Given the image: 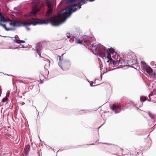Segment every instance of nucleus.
Returning <instances> with one entry per match:
<instances>
[{"instance_id": "obj_1", "label": "nucleus", "mask_w": 156, "mask_h": 156, "mask_svg": "<svg viewBox=\"0 0 156 156\" xmlns=\"http://www.w3.org/2000/svg\"><path fill=\"white\" fill-rule=\"evenodd\" d=\"M84 3H85V2H82V1H81L77 5H75L69 8L62 13L61 12H58L57 15L48 19L49 23L54 26L59 25L63 21L65 20L66 19L68 15L76 11L78 8H80L81 5Z\"/></svg>"}, {"instance_id": "obj_2", "label": "nucleus", "mask_w": 156, "mask_h": 156, "mask_svg": "<svg viewBox=\"0 0 156 156\" xmlns=\"http://www.w3.org/2000/svg\"><path fill=\"white\" fill-rule=\"evenodd\" d=\"M84 3H85V2H82V1H81L77 5H75L69 8L62 13L61 12H58L57 15L48 19L49 23L54 26L59 25L63 21L65 20L66 19L68 15L76 11L78 8H80L81 5Z\"/></svg>"}, {"instance_id": "obj_3", "label": "nucleus", "mask_w": 156, "mask_h": 156, "mask_svg": "<svg viewBox=\"0 0 156 156\" xmlns=\"http://www.w3.org/2000/svg\"><path fill=\"white\" fill-rule=\"evenodd\" d=\"M10 24L13 27H27L31 25L35 26L37 24H47L49 23L48 19L40 20L35 18L32 17L27 20H9Z\"/></svg>"}, {"instance_id": "obj_4", "label": "nucleus", "mask_w": 156, "mask_h": 156, "mask_svg": "<svg viewBox=\"0 0 156 156\" xmlns=\"http://www.w3.org/2000/svg\"><path fill=\"white\" fill-rule=\"evenodd\" d=\"M114 51L112 48L106 49V48L103 46H101L96 53L98 54L99 56L103 58L104 62H106L110 63V61L111 55H113Z\"/></svg>"}, {"instance_id": "obj_5", "label": "nucleus", "mask_w": 156, "mask_h": 156, "mask_svg": "<svg viewBox=\"0 0 156 156\" xmlns=\"http://www.w3.org/2000/svg\"><path fill=\"white\" fill-rule=\"evenodd\" d=\"M84 45L89 49L94 50L96 53L97 52L100 47L101 46L95 45L93 42V39L91 37H89L87 39H84Z\"/></svg>"}, {"instance_id": "obj_6", "label": "nucleus", "mask_w": 156, "mask_h": 156, "mask_svg": "<svg viewBox=\"0 0 156 156\" xmlns=\"http://www.w3.org/2000/svg\"><path fill=\"white\" fill-rule=\"evenodd\" d=\"M59 57V60L60 61V63L61 62L60 65H59L60 68L64 70H67L69 69L70 68V63L67 61H63L61 62V57L60 56H58Z\"/></svg>"}, {"instance_id": "obj_7", "label": "nucleus", "mask_w": 156, "mask_h": 156, "mask_svg": "<svg viewBox=\"0 0 156 156\" xmlns=\"http://www.w3.org/2000/svg\"><path fill=\"white\" fill-rule=\"evenodd\" d=\"M111 108L115 113H119L121 111V105L119 104L114 103L112 107H111Z\"/></svg>"}, {"instance_id": "obj_8", "label": "nucleus", "mask_w": 156, "mask_h": 156, "mask_svg": "<svg viewBox=\"0 0 156 156\" xmlns=\"http://www.w3.org/2000/svg\"><path fill=\"white\" fill-rule=\"evenodd\" d=\"M110 64H112L114 66H116L117 65H120L122 64V62L121 60H119V61H115L114 60H113L112 58H110V61L109 63Z\"/></svg>"}, {"instance_id": "obj_9", "label": "nucleus", "mask_w": 156, "mask_h": 156, "mask_svg": "<svg viewBox=\"0 0 156 156\" xmlns=\"http://www.w3.org/2000/svg\"><path fill=\"white\" fill-rule=\"evenodd\" d=\"M40 9H38L37 5H34L33 7L32 11L31 14H33L34 15L36 14L39 11Z\"/></svg>"}, {"instance_id": "obj_10", "label": "nucleus", "mask_w": 156, "mask_h": 156, "mask_svg": "<svg viewBox=\"0 0 156 156\" xmlns=\"http://www.w3.org/2000/svg\"><path fill=\"white\" fill-rule=\"evenodd\" d=\"M146 67L144 68L145 71L149 74L151 75L153 71V69L149 66H146Z\"/></svg>"}, {"instance_id": "obj_11", "label": "nucleus", "mask_w": 156, "mask_h": 156, "mask_svg": "<svg viewBox=\"0 0 156 156\" xmlns=\"http://www.w3.org/2000/svg\"><path fill=\"white\" fill-rule=\"evenodd\" d=\"M0 26L3 27L6 31L14 30H15V28H7L5 24H3L2 22H0Z\"/></svg>"}, {"instance_id": "obj_12", "label": "nucleus", "mask_w": 156, "mask_h": 156, "mask_svg": "<svg viewBox=\"0 0 156 156\" xmlns=\"http://www.w3.org/2000/svg\"><path fill=\"white\" fill-rule=\"evenodd\" d=\"M53 10V8L48 9V10L46 12V16H49L52 13Z\"/></svg>"}, {"instance_id": "obj_13", "label": "nucleus", "mask_w": 156, "mask_h": 156, "mask_svg": "<svg viewBox=\"0 0 156 156\" xmlns=\"http://www.w3.org/2000/svg\"><path fill=\"white\" fill-rule=\"evenodd\" d=\"M0 22L2 23V22H7L8 20L2 15L0 17Z\"/></svg>"}, {"instance_id": "obj_14", "label": "nucleus", "mask_w": 156, "mask_h": 156, "mask_svg": "<svg viewBox=\"0 0 156 156\" xmlns=\"http://www.w3.org/2000/svg\"><path fill=\"white\" fill-rule=\"evenodd\" d=\"M30 146L29 145L27 146L24 149L26 154H27L28 151H30Z\"/></svg>"}, {"instance_id": "obj_15", "label": "nucleus", "mask_w": 156, "mask_h": 156, "mask_svg": "<svg viewBox=\"0 0 156 156\" xmlns=\"http://www.w3.org/2000/svg\"><path fill=\"white\" fill-rule=\"evenodd\" d=\"M46 5L47 6L48 9H52V5L51 2H46Z\"/></svg>"}, {"instance_id": "obj_16", "label": "nucleus", "mask_w": 156, "mask_h": 156, "mask_svg": "<svg viewBox=\"0 0 156 156\" xmlns=\"http://www.w3.org/2000/svg\"><path fill=\"white\" fill-rule=\"evenodd\" d=\"M76 41L78 43L83 44H84V39L83 40H81L80 39H76Z\"/></svg>"}, {"instance_id": "obj_17", "label": "nucleus", "mask_w": 156, "mask_h": 156, "mask_svg": "<svg viewBox=\"0 0 156 156\" xmlns=\"http://www.w3.org/2000/svg\"><path fill=\"white\" fill-rule=\"evenodd\" d=\"M14 41L16 43L18 44H21L22 43H24L25 42L23 41L19 40H15Z\"/></svg>"}, {"instance_id": "obj_18", "label": "nucleus", "mask_w": 156, "mask_h": 156, "mask_svg": "<svg viewBox=\"0 0 156 156\" xmlns=\"http://www.w3.org/2000/svg\"><path fill=\"white\" fill-rule=\"evenodd\" d=\"M67 4H70L73 2L76 1L77 0H66Z\"/></svg>"}, {"instance_id": "obj_19", "label": "nucleus", "mask_w": 156, "mask_h": 156, "mask_svg": "<svg viewBox=\"0 0 156 156\" xmlns=\"http://www.w3.org/2000/svg\"><path fill=\"white\" fill-rule=\"evenodd\" d=\"M44 58V60L43 63H45V62H46L48 64H50V62L49 60L48 59L45 58Z\"/></svg>"}, {"instance_id": "obj_20", "label": "nucleus", "mask_w": 156, "mask_h": 156, "mask_svg": "<svg viewBox=\"0 0 156 156\" xmlns=\"http://www.w3.org/2000/svg\"><path fill=\"white\" fill-rule=\"evenodd\" d=\"M147 98L146 97H142L140 98V100L142 102H144L146 100Z\"/></svg>"}, {"instance_id": "obj_21", "label": "nucleus", "mask_w": 156, "mask_h": 156, "mask_svg": "<svg viewBox=\"0 0 156 156\" xmlns=\"http://www.w3.org/2000/svg\"><path fill=\"white\" fill-rule=\"evenodd\" d=\"M8 100V99L7 97H5L2 99V102L3 103H4L6 101H7Z\"/></svg>"}, {"instance_id": "obj_22", "label": "nucleus", "mask_w": 156, "mask_h": 156, "mask_svg": "<svg viewBox=\"0 0 156 156\" xmlns=\"http://www.w3.org/2000/svg\"><path fill=\"white\" fill-rule=\"evenodd\" d=\"M141 63H142L143 64V66H144L143 67H144V68L146 67V66H148V65L146 64V63L145 62H141Z\"/></svg>"}, {"instance_id": "obj_23", "label": "nucleus", "mask_w": 156, "mask_h": 156, "mask_svg": "<svg viewBox=\"0 0 156 156\" xmlns=\"http://www.w3.org/2000/svg\"><path fill=\"white\" fill-rule=\"evenodd\" d=\"M46 2H51V0H46Z\"/></svg>"}, {"instance_id": "obj_24", "label": "nucleus", "mask_w": 156, "mask_h": 156, "mask_svg": "<svg viewBox=\"0 0 156 156\" xmlns=\"http://www.w3.org/2000/svg\"><path fill=\"white\" fill-rule=\"evenodd\" d=\"M9 94H7L6 97L7 98L8 97H9Z\"/></svg>"}, {"instance_id": "obj_25", "label": "nucleus", "mask_w": 156, "mask_h": 156, "mask_svg": "<svg viewBox=\"0 0 156 156\" xmlns=\"http://www.w3.org/2000/svg\"><path fill=\"white\" fill-rule=\"evenodd\" d=\"M152 75H153L154 76L156 75V74H155V73H152Z\"/></svg>"}, {"instance_id": "obj_26", "label": "nucleus", "mask_w": 156, "mask_h": 156, "mask_svg": "<svg viewBox=\"0 0 156 156\" xmlns=\"http://www.w3.org/2000/svg\"><path fill=\"white\" fill-rule=\"evenodd\" d=\"M2 15V14L1 13V12H0V17Z\"/></svg>"}, {"instance_id": "obj_27", "label": "nucleus", "mask_w": 156, "mask_h": 156, "mask_svg": "<svg viewBox=\"0 0 156 156\" xmlns=\"http://www.w3.org/2000/svg\"><path fill=\"white\" fill-rule=\"evenodd\" d=\"M67 37L68 38H70V36H67Z\"/></svg>"}, {"instance_id": "obj_28", "label": "nucleus", "mask_w": 156, "mask_h": 156, "mask_svg": "<svg viewBox=\"0 0 156 156\" xmlns=\"http://www.w3.org/2000/svg\"><path fill=\"white\" fill-rule=\"evenodd\" d=\"M40 56H41V54H39Z\"/></svg>"}, {"instance_id": "obj_29", "label": "nucleus", "mask_w": 156, "mask_h": 156, "mask_svg": "<svg viewBox=\"0 0 156 156\" xmlns=\"http://www.w3.org/2000/svg\"><path fill=\"white\" fill-rule=\"evenodd\" d=\"M155 65L156 66V64H155Z\"/></svg>"}]
</instances>
